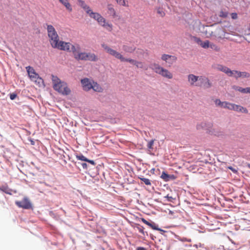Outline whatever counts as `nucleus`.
Returning <instances> with one entry per match:
<instances>
[{
  "instance_id": "obj_30",
  "label": "nucleus",
  "mask_w": 250,
  "mask_h": 250,
  "mask_svg": "<svg viewBox=\"0 0 250 250\" xmlns=\"http://www.w3.org/2000/svg\"><path fill=\"white\" fill-rule=\"evenodd\" d=\"M209 47L216 51H219L220 50V48L219 46H218L216 44H214L213 43H209Z\"/></svg>"
},
{
  "instance_id": "obj_23",
  "label": "nucleus",
  "mask_w": 250,
  "mask_h": 250,
  "mask_svg": "<svg viewBox=\"0 0 250 250\" xmlns=\"http://www.w3.org/2000/svg\"><path fill=\"white\" fill-rule=\"evenodd\" d=\"M100 25L104 27L107 30L111 31L112 30V25L106 22V20L104 19V22L100 24Z\"/></svg>"
},
{
  "instance_id": "obj_40",
  "label": "nucleus",
  "mask_w": 250,
  "mask_h": 250,
  "mask_svg": "<svg viewBox=\"0 0 250 250\" xmlns=\"http://www.w3.org/2000/svg\"><path fill=\"white\" fill-rule=\"evenodd\" d=\"M165 198H166L168 201L169 202H172V200L174 199V198L172 196H169V195H167L165 197Z\"/></svg>"
},
{
  "instance_id": "obj_41",
  "label": "nucleus",
  "mask_w": 250,
  "mask_h": 250,
  "mask_svg": "<svg viewBox=\"0 0 250 250\" xmlns=\"http://www.w3.org/2000/svg\"><path fill=\"white\" fill-rule=\"evenodd\" d=\"M231 16L232 19H237L238 18L237 14L236 13H231Z\"/></svg>"
},
{
  "instance_id": "obj_11",
  "label": "nucleus",
  "mask_w": 250,
  "mask_h": 250,
  "mask_svg": "<svg viewBox=\"0 0 250 250\" xmlns=\"http://www.w3.org/2000/svg\"><path fill=\"white\" fill-rule=\"evenodd\" d=\"M161 59L168 63L169 66L175 62L177 61V58L175 56L165 54L162 55Z\"/></svg>"
},
{
  "instance_id": "obj_7",
  "label": "nucleus",
  "mask_w": 250,
  "mask_h": 250,
  "mask_svg": "<svg viewBox=\"0 0 250 250\" xmlns=\"http://www.w3.org/2000/svg\"><path fill=\"white\" fill-rule=\"evenodd\" d=\"M102 47L104 48V49L110 55L115 57L116 58L119 59L120 61L121 59H123V55L117 52V51L110 48L106 44H102Z\"/></svg>"
},
{
  "instance_id": "obj_33",
  "label": "nucleus",
  "mask_w": 250,
  "mask_h": 250,
  "mask_svg": "<svg viewBox=\"0 0 250 250\" xmlns=\"http://www.w3.org/2000/svg\"><path fill=\"white\" fill-rule=\"evenodd\" d=\"M76 158L78 160L83 161H85V162L87 161V159L85 157H84L82 154H81L79 155H77Z\"/></svg>"
},
{
  "instance_id": "obj_15",
  "label": "nucleus",
  "mask_w": 250,
  "mask_h": 250,
  "mask_svg": "<svg viewBox=\"0 0 250 250\" xmlns=\"http://www.w3.org/2000/svg\"><path fill=\"white\" fill-rule=\"evenodd\" d=\"M231 110L238 112H242L247 114L248 113V110L246 108H245L240 105L235 104H232Z\"/></svg>"
},
{
  "instance_id": "obj_24",
  "label": "nucleus",
  "mask_w": 250,
  "mask_h": 250,
  "mask_svg": "<svg viewBox=\"0 0 250 250\" xmlns=\"http://www.w3.org/2000/svg\"><path fill=\"white\" fill-rule=\"evenodd\" d=\"M123 50L127 53H132L135 50V47L126 45H124L123 47Z\"/></svg>"
},
{
  "instance_id": "obj_19",
  "label": "nucleus",
  "mask_w": 250,
  "mask_h": 250,
  "mask_svg": "<svg viewBox=\"0 0 250 250\" xmlns=\"http://www.w3.org/2000/svg\"><path fill=\"white\" fill-rule=\"evenodd\" d=\"M91 89H92L94 91L98 92H102L104 90L102 86H101V85L97 82L94 81L93 83L92 87H91Z\"/></svg>"
},
{
  "instance_id": "obj_46",
  "label": "nucleus",
  "mask_w": 250,
  "mask_h": 250,
  "mask_svg": "<svg viewBox=\"0 0 250 250\" xmlns=\"http://www.w3.org/2000/svg\"><path fill=\"white\" fill-rule=\"evenodd\" d=\"M82 166L83 168H86L87 164L86 163H83Z\"/></svg>"
},
{
  "instance_id": "obj_34",
  "label": "nucleus",
  "mask_w": 250,
  "mask_h": 250,
  "mask_svg": "<svg viewBox=\"0 0 250 250\" xmlns=\"http://www.w3.org/2000/svg\"><path fill=\"white\" fill-rule=\"evenodd\" d=\"M117 3L122 6H126V2L125 0H115Z\"/></svg>"
},
{
  "instance_id": "obj_12",
  "label": "nucleus",
  "mask_w": 250,
  "mask_h": 250,
  "mask_svg": "<svg viewBox=\"0 0 250 250\" xmlns=\"http://www.w3.org/2000/svg\"><path fill=\"white\" fill-rule=\"evenodd\" d=\"M188 82L191 86H197L195 83L198 80H203V78L202 77H199L193 74H189L188 76Z\"/></svg>"
},
{
  "instance_id": "obj_27",
  "label": "nucleus",
  "mask_w": 250,
  "mask_h": 250,
  "mask_svg": "<svg viewBox=\"0 0 250 250\" xmlns=\"http://www.w3.org/2000/svg\"><path fill=\"white\" fill-rule=\"evenodd\" d=\"M203 81L205 82L204 87L206 88H208L211 87V83L210 82L208 78H204Z\"/></svg>"
},
{
  "instance_id": "obj_2",
  "label": "nucleus",
  "mask_w": 250,
  "mask_h": 250,
  "mask_svg": "<svg viewBox=\"0 0 250 250\" xmlns=\"http://www.w3.org/2000/svg\"><path fill=\"white\" fill-rule=\"evenodd\" d=\"M72 51L74 58L78 60L96 61L98 60L97 57L94 53L81 52L80 46L79 44H76L75 46H72Z\"/></svg>"
},
{
  "instance_id": "obj_8",
  "label": "nucleus",
  "mask_w": 250,
  "mask_h": 250,
  "mask_svg": "<svg viewBox=\"0 0 250 250\" xmlns=\"http://www.w3.org/2000/svg\"><path fill=\"white\" fill-rule=\"evenodd\" d=\"M81 83L84 91H88L91 89L94 81L88 78H84L81 80Z\"/></svg>"
},
{
  "instance_id": "obj_20",
  "label": "nucleus",
  "mask_w": 250,
  "mask_h": 250,
  "mask_svg": "<svg viewBox=\"0 0 250 250\" xmlns=\"http://www.w3.org/2000/svg\"><path fill=\"white\" fill-rule=\"evenodd\" d=\"M108 13L113 18H115L116 15V11L111 4L107 5Z\"/></svg>"
},
{
  "instance_id": "obj_22",
  "label": "nucleus",
  "mask_w": 250,
  "mask_h": 250,
  "mask_svg": "<svg viewBox=\"0 0 250 250\" xmlns=\"http://www.w3.org/2000/svg\"><path fill=\"white\" fill-rule=\"evenodd\" d=\"M198 43L204 48L207 49L209 47V42L208 41H206L202 42L200 40H198Z\"/></svg>"
},
{
  "instance_id": "obj_10",
  "label": "nucleus",
  "mask_w": 250,
  "mask_h": 250,
  "mask_svg": "<svg viewBox=\"0 0 250 250\" xmlns=\"http://www.w3.org/2000/svg\"><path fill=\"white\" fill-rule=\"evenodd\" d=\"M87 14L89 15V17L91 18L94 19L97 21V22L99 23V24H102V23L104 22V18L99 13L97 12H93L92 10L91 9L90 11Z\"/></svg>"
},
{
  "instance_id": "obj_47",
  "label": "nucleus",
  "mask_w": 250,
  "mask_h": 250,
  "mask_svg": "<svg viewBox=\"0 0 250 250\" xmlns=\"http://www.w3.org/2000/svg\"><path fill=\"white\" fill-rule=\"evenodd\" d=\"M197 129H199V125H197Z\"/></svg>"
},
{
  "instance_id": "obj_32",
  "label": "nucleus",
  "mask_w": 250,
  "mask_h": 250,
  "mask_svg": "<svg viewBox=\"0 0 250 250\" xmlns=\"http://www.w3.org/2000/svg\"><path fill=\"white\" fill-rule=\"evenodd\" d=\"M216 106L223 107L224 102H221L219 99H217L214 101Z\"/></svg>"
},
{
  "instance_id": "obj_48",
  "label": "nucleus",
  "mask_w": 250,
  "mask_h": 250,
  "mask_svg": "<svg viewBox=\"0 0 250 250\" xmlns=\"http://www.w3.org/2000/svg\"><path fill=\"white\" fill-rule=\"evenodd\" d=\"M248 167L250 168V164L249 165Z\"/></svg>"
},
{
  "instance_id": "obj_31",
  "label": "nucleus",
  "mask_w": 250,
  "mask_h": 250,
  "mask_svg": "<svg viewBox=\"0 0 250 250\" xmlns=\"http://www.w3.org/2000/svg\"><path fill=\"white\" fill-rule=\"evenodd\" d=\"M139 179L143 181L144 184L147 186H150L151 183L149 179L144 177H139Z\"/></svg>"
},
{
  "instance_id": "obj_14",
  "label": "nucleus",
  "mask_w": 250,
  "mask_h": 250,
  "mask_svg": "<svg viewBox=\"0 0 250 250\" xmlns=\"http://www.w3.org/2000/svg\"><path fill=\"white\" fill-rule=\"evenodd\" d=\"M216 69L219 71L223 72L226 73L228 76L232 77V74H233V70H231L227 66L218 64L216 67Z\"/></svg>"
},
{
  "instance_id": "obj_44",
  "label": "nucleus",
  "mask_w": 250,
  "mask_h": 250,
  "mask_svg": "<svg viewBox=\"0 0 250 250\" xmlns=\"http://www.w3.org/2000/svg\"><path fill=\"white\" fill-rule=\"evenodd\" d=\"M86 162L89 163L90 164H92V165H95V163L93 160H90L87 159V161Z\"/></svg>"
},
{
  "instance_id": "obj_16",
  "label": "nucleus",
  "mask_w": 250,
  "mask_h": 250,
  "mask_svg": "<svg viewBox=\"0 0 250 250\" xmlns=\"http://www.w3.org/2000/svg\"><path fill=\"white\" fill-rule=\"evenodd\" d=\"M0 190L9 195H12V192H16V191H13L12 189L10 188L7 185L0 186Z\"/></svg>"
},
{
  "instance_id": "obj_35",
  "label": "nucleus",
  "mask_w": 250,
  "mask_h": 250,
  "mask_svg": "<svg viewBox=\"0 0 250 250\" xmlns=\"http://www.w3.org/2000/svg\"><path fill=\"white\" fill-rule=\"evenodd\" d=\"M151 228L154 230H159L160 229L158 228V226L156 225L154 223H150V225L149 226Z\"/></svg>"
},
{
  "instance_id": "obj_13",
  "label": "nucleus",
  "mask_w": 250,
  "mask_h": 250,
  "mask_svg": "<svg viewBox=\"0 0 250 250\" xmlns=\"http://www.w3.org/2000/svg\"><path fill=\"white\" fill-rule=\"evenodd\" d=\"M233 74H232V77H235L236 79L238 78H249L250 74L247 72H240L237 70H233Z\"/></svg>"
},
{
  "instance_id": "obj_9",
  "label": "nucleus",
  "mask_w": 250,
  "mask_h": 250,
  "mask_svg": "<svg viewBox=\"0 0 250 250\" xmlns=\"http://www.w3.org/2000/svg\"><path fill=\"white\" fill-rule=\"evenodd\" d=\"M16 205L19 208L29 209L31 207V204L27 197H24L21 201L15 202Z\"/></svg>"
},
{
  "instance_id": "obj_6",
  "label": "nucleus",
  "mask_w": 250,
  "mask_h": 250,
  "mask_svg": "<svg viewBox=\"0 0 250 250\" xmlns=\"http://www.w3.org/2000/svg\"><path fill=\"white\" fill-rule=\"evenodd\" d=\"M47 31L49 42L52 46L55 42L59 41V36L55 28L52 25L47 24Z\"/></svg>"
},
{
  "instance_id": "obj_39",
  "label": "nucleus",
  "mask_w": 250,
  "mask_h": 250,
  "mask_svg": "<svg viewBox=\"0 0 250 250\" xmlns=\"http://www.w3.org/2000/svg\"><path fill=\"white\" fill-rule=\"evenodd\" d=\"M9 96L10 99L13 100L17 97V95L15 93H12L10 94Z\"/></svg>"
},
{
  "instance_id": "obj_28",
  "label": "nucleus",
  "mask_w": 250,
  "mask_h": 250,
  "mask_svg": "<svg viewBox=\"0 0 250 250\" xmlns=\"http://www.w3.org/2000/svg\"><path fill=\"white\" fill-rule=\"evenodd\" d=\"M121 62H129L134 65H135V62H136V60H134L133 59H126L125 58H124L123 56V59H121Z\"/></svg>"
},
{
  "instance_id": "obj_17",
  "label": "nucleus",
  "mask_w": 250,
  "mask_h": 250,
  "mask_svg": "<svg viewBox=\"0 0 250 250\" xmlns=\"http://www.w3.org/2000/svg\"><path fill=\"white\" fill-rule=\"evenodd\" d=\"M79 5L85 10V12L87 14L90 11V8L87 5L85 2L83 0H78Z\"/></svg>"
},
{
  "instance_id": "obj_36",
  "label": "nucleus",
  "mask_w": 250,
  "mask_h": 250,
  "mask_svg": "<svg viewBox=\"0 0 250 250\" xmlns=\"http://www.w3.org/2000/svg\"><path fill=\"white\" fill-rule=\"evenodd\" d=\"M153 144H154V141L153 140L150 141L148 143L147 145V146L148 148L149 149H152V146H153Z\"/></svg>"
},
{
  "instance_id": "obj_42",
  "label": "nucleus",
  "mask_w": 250,
  "mask_h": 250,
  "mask_svg": "<svg viewBox=\"0 0 250 250\" xmlns=\"http://www.w3.org/2000/svg\"><path fill=\"white\" fill-rule=\"evenodd\" d=\"M142 221L145 223V224L148 225V226L150 225L151 223H149L148 221L145 219L144 218H142Z\"/></svg>"
},
{
  "instance_id": "obj_1",
  "label": "nucleus",
  "mask_w": 250,
  "mask_h": 250,
  "mask_svg": "<svg viewBox=\"0 0 250 250\" xmlns=\"http://www.w3.org/2000/svg\"><path fill=\"white\" fill-rule=\"evenodd\" d=\"M52 81L54 89L63 95L70 94L71 90L67 83L61 81L58 77L52 75Z\"/></svg>"
},
{
  "instance_id": "obj_5",
  "label": "nucleus",
  "mask_w": 250,
  "mask_h": 250,
  "mask_svg": "<svg viewBox=\"0 0 250 250\" xmlns=\"http://www.w3.org/2000/svg\"><path fill=\"white\" fill-rule=\"evenodd\" d=\"M70 42H66L63 41H57L53 43L51 46L54 48H57L61 50L72 52L73 51L72 46H75Z\"/></svg>"
},
{
  "instance_id": "obj_45",
  "label": "nucleus",
  "mask_w": 250,
  "mask_h": 250,
  "mask_svg": "<svg viewBox=\"0 0 250 250\" xmlns=\"http://www.w3.org/2000/svg\"><path fill=\"white\" fill-rule=\"evenodd\" d=\"M136 250H146V248H144V247H138Z\"/></svg>"
},
{
  "instance_id": "obj_21",
  "label": "nucleus",
  "mask_w": 250,
  "mask_h": 250,
  "mask_svg": "<svg viewBox=\"0 0 250 250\" xmlns=\"http://www.w3.org/2000/svg\"><path fill=\"white\" fill-rule=\"evenodd\" d=\"M161 177L165 181H168L171 179H174V176L173 175H169L165 172H163L162 173Z\"/></svg>"
},
{
  "instance_id": "obj_3",
  "label": "nucleus",
  "mask_w": 250,
  "mask_h": 250,
  "mask_svg": "<svg viewBox=\"0 0 250 250\" xmlns=\"http://www.w3.org/2000/svg\"><path fill=\"white\" fill-rule=\"evenodd\" d=\"M149 67L156 73L164 78L168 79H171L173 78V75L169 71L161 66L158 63H152Z\"/></svg>"
},
{
  "instance_id": "obj_26",
  "label": "nucleus",
  "mask_w": 250,
  "mask_h": 250,
  "mask_svg": "<svg viewBox=\"0 0 250 250\" xmlns=\"http://www.w3.org/2000/svg\"><path fill=\"white\" fill-rule=\"evenodd\" d=\"M236 89L242 93H249L250 87L242 88L237 87Z\"/></svg>"
},
{
  "instance_id": "obj_37",
  "label": "nucleus",
  "mask_w": 250,
  "mask_h": 250,
  "mask_svg": "<svg viewBox=\"0 0 250 250\" xmlns=\"http://www.w3.org/2000/svg\"><path fill=\"white\" fill-rule=\"evenodd\" d=\"M219 16L222 18H226L228 16V13L226 12L221 11L220 12Z\"/></svg>"
},
{
  "instance_id": "obj_18",
  "label": "nucleus",
  "mask_w": 250,
  "mask_h": 250,
  "mask_svg": "<svg viewBox=\"0 0 250 250\" xmlns=\"http://www.w3.org/2000/svg\"><path fill=\"white\" fill-rule=\"evenodd\" d=\"M59 1L65 7L69 12H72V8L68 0H59Z\"/></svg>"
},
{
  "instance_id": "obj_4",
  "label": "nucleus",
  "mask_w": 250,
  "mask_h": 250,
  "mask_svg": "<svg viewBox=\"0 0 250 250\" xmlns=\"http://www.w3.org/2000/svg\"><path fill=\"white\" fill-rule=\"evenodd\" d=\"M26 69L31 80L34 82L39 86H41L43 84V80L35 72L33 68L28 66L26 67Z\"/></svg>"
},
{
  "instance_id": "obj_38",
  "label": "nucleus",
  "mask_w": 250,
  "mask_h": 250,
  "mask_svg": "<svg viewBox=\"0 0 250 250\" xmlns=\"http://www.w3.org/2000/svg\"><path fill=\"white\" fill-rule=\"evenodd\" d=\"M137 228L138 231L140 233L144 234V228L143 226H139L137 227Z\"/></svg>"
},
{
  "instance_id": "obj_25",
  "label": "nucleus",
  "mask_w": 250,
  "mask_h": 250,
  "mask_svg": "<svg viewBox=\"0 0 250 250\" xmlns=\"http://www.w3.org/2000/svg\"><path fill=\"white\" fill-rule=\"evenodd\" d=\"M135 65H136L138 68H143L146 70H147L148 69L147 66L145 65L144 63L141 62H138L136 61Z\"/></svg>"
},
{
  "instance_id": "obj_43",
  "label": "nucleus",
  "mask_w": 250,
  "mask_h": 250,
  "mask_svg": "<svg viewBox=\"0 0 250 250\" xmlns=\"http://www.w3.org/2000/svg\"><path fill=\"white\" fill-rule=\"evenodd\" d=\"M142 221L145 223V224L148 225V226L150 225L151 223H149L148 221L145 219L144 218H142Z\"/></svg>"
},
{
  "instance_id": "obj_29",
  "label": "nucleus",
  "mask_w": 250,
  "mask_h": 250,
  "mask_svg": "<svg viewBox=\"0 0 250 250\" xmlns=\"http://www.w3.org/2000/svg\"><path fill=\"white\" fill-rule=\"evenodd\" d=\"M233 104L227 102H224L223 108L231 110Z\"/></svg>"
}]
</instances>
